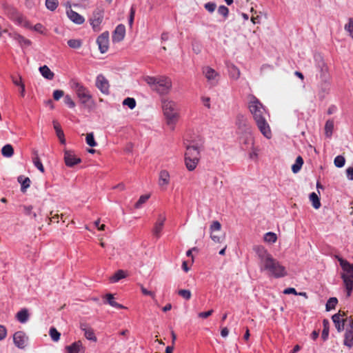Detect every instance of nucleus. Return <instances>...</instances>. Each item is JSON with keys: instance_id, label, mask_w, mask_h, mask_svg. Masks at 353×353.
Wrapping results in <instances>:
<instances>
[{"instance_id": "21", "label": "nucleus", "mask_w": 353, "mask_h": 353, "mask_svg": "<svg viewBox=\"0 0 353 353\" xmlns=\"http://www.w3.org/2000/svg\"><path fill=\"white\" fill-rule=\"evenodd\" d=\"M68 17L74 23L81 25L85 21L84 17L71 8L67 10Z\"/></svg>"}, {"instance_id": "23", "label": "nucleus", "mask_w": 353, "mask_h": 353, "mask_svg": "<svg viewBox=\"0 0 353 353\" xmlns=\"http://www.w3.org/2000/svg\"><path fill=\"white\" fill-rule=\"evenodd\" d=\"M340 316H341V314L339 312L334 314L332 316V321L335 325L336 329L337 330V331L339 332H341L344 330L345 322L347 321H349V319H350V318H349V319H343L342 321H341Z\"/></svg>"}, {"instance_id": "47", "label": "nucleus", "mask_w": 353, "mask_h": 353, "mask_svg": "<svg viewBox=\"0 0 353 353\" xmlns=\"http://www.w3.org/2000/svg\"><path fill=\"white\" fill-rule=\"evenodd\" d=\"M276 239H277L276 234L274 232H267L264 235V241L268 243H274V242H276Z\"/></svg>"}, {"instance_id": "52", "label": "nucleus", "mask_w": 353, "mask_h": 353, "mask_svg": "<svg viewBox=\"0 0 353 353\" xmlns=\"http://www.w3.org/2000/svg\"><path fill=\"white\" fill-rule=\"evenodd\" d=\"M31 30H33L41 34H46V28L45 27L40 23H38L37 24H35L34 26H32V28H30Z\"/></svg>"}, {"instance_id": "58", "label": "nucleus", "mask_w": 353, "mask_h": 353, "mask_svg": "<svg viewBox=\"0 0 353 353\" xmlns=\"http://www.w3.org/2000/svg\"><path fill=\"white\" fill-rule=\"evenodd\" d=\"M216 5L214 2H208L204 5V8L209 12H213L216 9Z\"/></svg>"}, {"instance_id": "49", "label": "nucleus", "mask_w": 353, "mask_h": 353, "mask_svg": "<svg viewBox=\"0 0 353 353\" xmlns=\"http://www.w3.org/2000/svg\"><path fill=\"white\" fill-rule=\"evenodd\" d=\"M85 141L86 143L90 147H94L97 145V142L94 140L93 132L87 134Z\"/></svg>"}, {"instance_id": "46", "label": "nucleus", "mask_w": 353, "mask_h": 353, "mask_svg": "<svg viewBox=\"0 0 353 353\" xmlns=\"http://www.w3.org/2000/svg\"><path fill=\"white\" fill-rule=\"evenodd\" d=\"M68 45L73 49H79L82 46V41L80 39H70L68 41Z\"/></svg>"}, {"instance_id": "2", "label": "nucleus", "mask_w": 353, "mask_h": 353, "mask_svg": "<svg viewBox=\"0 0 353 353\" xmlns=\"http://www.w3.org/2000/svg\"><path fill=\"white\" fill-rule=\"evenodd\" d=\"M185 148V167L189 171H193L196 168L200 160V152L203 148V138L198 136L190 140H186Z\"/></svg>"}, {"instance_id": "33", "label": "nucleus", "mask_w": 353, "mask_h": 353, "mask_svg": "<svg viewBox=\"0 0 353 353\" xmlns=\"http://www.w3.org/2000/svg\"><path fill=\"white\" fill-rule=\"evenodd\" d=\"M4 10H5V13L7 14L8 18L12 21L17 16V14H18V13L19 12L15 8L10 6H6L4 7Z\"/></svg>"}, {"instance_id": "30", "label": "nucleus", "mask_w": 353, "mask_h": 353, "mask_svg": "<svg viewBox=\"0 0 353 353\" xmlns=\"http://www.w3.org/2000/svg\"><path fill=\"white\" fill-rule=\"evenodd\" d=\"M18 181L21 183V190L23 192L26 191V189L28 188L30 185V179L28 177H25L23 176H19L18 177Z\"/></svg>"}, {"instance_id": "35", "label": "nucleus", "mask_w": 353, "mask_h": 353, "mask_svg": "<svg viewBox=\"0 0 353 353\" xmlns=\"http://www.w3.org/2000/svg\"><path fill=\"white\" fill-rule=\"evenodd\" d=\"M1 154L5 157H11L14 154V149L12 145H5L1 149Z\"/></svg>"}, {"instance_id": "39", "label": "nucleus", "mask_w": 353, "mask_h": 353, "mask_svg": "<svg viewBox=\"0 0 353 353\" xmlns=\"http://www.w3.org/2000/svg\"><path fill=\"white\" fill-rule=\"evenodd\" d=\"M14 40H16L21 46H28L31 44V41L23 37L21 34H15L14 36Z\"/></svg>"}, {"instance_id": "14", "label": "nucleus", "mask_w": 353, "mask_h": 353, "mask_svg": "<svg viewBox=\"0 0 353 353\" xmlns=\"http://www.w3.org/2000/svg\"><path fill=\"white\" fill-rule=\"evenodd\" d=\"M28 337L23 331H17L13 335V342L19 349H23L26 346Z\"/></svg>"}, {"instance_id": "44", "label": "nucleus", "mask_w": 353, "mask_h": 353, "mask_svg": "<svg viewBox=\"0 0 353 353\" xmlns=\"http://www.w3.org/2000/svg\"><path fill=\"white\" fill-rule=\"evenodd\" d=\"M333 129H334V122L330 120L327 121L325 123V131L326 137H330L332 136Z\"/></svg>"}, {"instance_id": "54", "label": "nucleus", "mask_w": 353, "mask_h": 353, "mask_svg": "<svg viewBox=\"0 0 353 353\" xmlns=\"http://www.w3.org/2000/svg\"><path fill=\"white\" fill-rule=\"evenodd\" d=\"M178 294L182 296L185 300H190L191 298V292L189 290H179Z\"/></svg>"}, {"instance_id": "42", "label": "nucleus", "mask_w": 353, "mask_h": 353, "mask_svg": "<svg viewBox=\"0 0 353 353\" xmlns=\"http://www.w3.org/2000/svg\"><path fill=\"white\" fill-rule=\"evenodd\" d=\"M248 21V23L256 24L259 23V16H254V14H252L251 16H250L248 14L244 13V21Z\"/></svg>"}, {"instance_id": "18", "label": "nucleus", "mask_w": 353, "mask_h": 353, "mask_svg": "<svg viewBox=\"0 0 353 353\" xmlns=\"http://www.w3.org/2000/svg\"><path fill=\"white\" fill-rule=\"evenodd\" d=\"M103 14L100 11L94 12L92 18L90 19V25L92 27V29L95 32H98L100 30V25L103 21Z\"/></svg>"}, {"instance_id": "13", "label": "nucleus", "mask_w": 353, "mask_h": 353, "mask_svg": "<svg viewBox=\"0 0 353 353\" xmlns=\"http://www.w3.org/2000/svg\"><path fill=\"white\" fill-rule=\"evenodd\" d=\"M254 250L256 252L258 258L260 259L261 264L265 263H270L272 261V255L268 252L264 247L257 245L254 248Z\"/></svg>"}, {"instance_id": "19", "label": "nucleus", "mask_w": 353, "mask_h": 353, "mask_svg": "<svg viewBox=\"0 0 353 353\" xmlns=\"http://www.w3.org/2000/svg\"><path fill=\"white\" fill-rule=\"evenodd\" d=\"M125 35V27L123 24H119L112 34V41L119 42L122 41Z\"/></svg>"}, {"instance_id": "17", "label": "nucleus", "mask_w": 353, "mask_h": 353, "mask_svg": "<svg viewBox=\"0 0 353 353\" xmlns=\"http://www.w3.org/2000/svg\"><path fill=\"white\" fill-rule=\"evenodd\" d=\"M344 345L351 348L353 346V319L350 317L349 325L345 333Z\"/></svg>"}, {"instance_id": "37", "label": "nucleus", "mask_w": 353, "mask_h": 353, "mask_svg": "<svg viewBox=\"0 0 353 353\" xmlns=\"http://www.w3.org/2000/svg\"><path fill=\"white\" fill-rule=\"evenodd\" d=\"M310 200L312 202L314 208L319 209L321 207L320 199L315 192H312L310 194Z\"/></svg>"}, {"instance_id": "4", "label": "nucleus", "mask_w": 353, "mask_h": 353, "mask_svg": "<svg viewBox=\"0 0 353 353\" xmlns=\"http://www.w3.org/2000/svg\"><path fill=\"white\" fill-rule=\"evenodd\" d=\"M145 81L152 90L157 91L160 94H166L172 88V81L170 79L166 77H145Z\"/></svg>"}, {"instance_id": "31", "label": "nucleus", "mask_w": 353, "mask_h": 353, "mask_svg": "<svg viewBox=\"0 0 353 353\" xmlns=\"http://www.w3.org/2000/svg\"><path fill=\"white\" fill-rule=\"evenodd\" d=\"M34 157H32V162L34 165L41 172H44V167L41 163L40 158L39 157L37 151H33Z\"/></svg>"}, {"instance_id": "43", "label": "nucleus", "mask_w": 353, "mask_h": 353, "mask_svg": "<svg viewBox=\"0 0 353 353\" xmlns=\"http://www.w3.org/2000/svg\"><path fill=\"white\" fill-rule=\"evenodd\" d=\"M338 303V299L336 297L330 298L325 305V309L327 311H330L334 309Z\"/></svg>"}, {"instance_id": "53", "label": "nucleus", "mask_w": 353, "mask_h": 353, "mask_svg": "<svg viewBox=\"0 0 353 353\" xmlns=\"http://www.w3.org/2000/svg\"><path fill=\"white\" fill-rule=\"evenodd\" d=\"M218 13L225 19L228 17L229 9L225 6H220L218 8Z\"/></svg>"}, {"instance_id": "10", "label": "nucleus", "mask_w": 353, "mask_h": 353, "mask_svg": "<svg viewBox=\"0 0 353 353\" xmlns=\"http://www.w3.org/2000/svg\"><path fill=\"white\" fill-rule=\"evenodd\" d=\"M166 221V216L164 213L159 214L152 228V234L157 239L161 236V232L163 229L164 223Z\"/></svg>"}, {"instance_id": "64", "label": "nucleus", "mask_w": 353, "mask_h": 353, "mask_svg": "<svg viewBox=\"0 0 353 353\" xmlns=\"http://www.w3.org/2000/svg\"><path fill=\"white\" fill-rule=\"evenodd\" d=\"M346 174L349 180H353V166L347 168Z\"/></svg>"}, {"instance_id": "26", "label": "nucleus", "mask_w": 353, "mask_h": 353, "mask_svg": "<svg viewBox=\"0 0 353 353\" xmlns=\"http://www.w3.org/2000/svg\"><path fill=\"white\" fill-rule=\"evenodd\" d=\"M53 125H54V129L56 132V134H57V137L59 138L61 143L65 144V136H64L63 131L62 130V129L61 128L60 124L59 123H57V121H54Z\"/></svg>"}, {"instance_id": "38", "label": "nucleus", "mask_w": 353, "mask_h": 353, "mask_svg": "<svg viewBox=\"0 0 353 353\" xmlns=\"http://www.w3.org/2000/svg\"><path fill=\"white\" fill-rule=\"evenodd\" d=\"M323 329L321 334V337L323 341H326L328 338L329 335V326L330 322L327 319H324L323 321Z\"/></svg>"}, {"instance_id": "60", "label": "nucleus", "mask_w": 353, "mask_h": 353, "mask_svg": "<svg viewBox=\"0 0 353 353\" xmlns=\"http://www.w3.org/2000/svg\"><path fill=\"white\" fill-rule=\"evenodd\" d=\"M85 336L88 340L93 341H97V338L94 335V333L91 330H87L85 331Z\"/></svg>"}, {"instance_id": "16", "label": "nucleus", "mask_w": 353, "mask_h": 353, "mask_svg": "<svg viewBox=\"0 0 353 353\" xmlns=\"http://www.w3.org/2000/svg\"><path fill=\"white\" fill-rule=\"evenodd\" d=\"M97 88L105 94H109V82L103 74H99L96 79Z\"/></svg>"}, {"instance_id": "24", "label": "nucleus", "mask_w": 353, "mask_h": 353, "mask_svg": "<svg viewBox=\"0 0 353 353\" xmlns=\"http://www.w3.org/2000/svg\"><path fill=\"white\" fill-rule=\"evenodd\" d=\"M30 318V314L28 309L23 308L16 314V319L21 323H26Z\"/></svg>"}, {"instance_id": "5", "label": "nucleus", "mask_w": 353, "mask_h": 353, "mask_svg": "<svg viewBox=\"0 0 353 353\" xmlns=\"http://www.w3.org/2000/svg\"><path fill=\"white\" fill-rule=\"evenodd\" d=\"M261 271H267L269 276L275 278H281L287 275V272L284 266L272 257V261L260 264Z\"/></svg>"}, {"instance_id": "9", "label": "nucleus", "mask_w": 353, "mask_h": 353, "mask_svg": "<svg viewBox=\"0 0 353 353\" xmlns=\"http://www.w3.org/2000/svg\"><path fill=\"white\" fill-rule=\"evenodd\" d=\"M203 74L211 86H214L219 81V73L210 66H205L202 69Z\"/></svg>"}, {"instance_id": "61", "label": "nucleus", "mask_w": 353, "mask_h": 353, "mask_svg": "<svg viewBox=\"0 0 353 353\" xmlns=\"http://www.w3.org/2000/svg\"><path fill=\"white\" fill-rule=\"evenodd\" d=\"M64 95V92L61 90H56L53 92V98L54 100H59Z\"/></svg>"}, {"instance_id": "50", "label": "nucleus", "mask_w": 353, "mask_h": 353, "mask_svg": "<svg viewBox=\"0 0 353 353\" xmlns=\"http://www.w3.org/2000/svg\"><path fill=\"white\" fill-rule=\"evenodd\" d=\"M345 30L349 33V35L353 39V19L349 18L348 23L345 25Z\"/></svg>"}, {"instance_id": "36", "label": "nucleus", "mask_w": 353, "mask_h": 353, "mask_svg": "<svg viewBox=\"0 0 353 353\" xmlns=\"http://www.w3.org/2000/svg\"><path fill=\"white\" fill-rule=\"evenodd\" d=\"M303 164V159L301 156L296 157L295 163L292 166V170L294 173H297L300 171Z\"/></svg>"}, {"instance_id": "27", "label": "nucleus", "mask_w": 353, "mask_h": 353, "mask_svg": "<svg viewBox=\"0 0 353 353\" xmlns=\"http://www.w3.org/2000/svg\"><path fill=\"white\" fill-rule=\"evenodd\" d=\"M104 303H108L112 307H115L117 309L125 308V307L123 305L118 303L114 301V296L112 294H107L105 295V301H104Z\"/></svg>"}, {"instance_id": "41", "label": "nucleus", "mask_w": 353, "mask_h": 353, "mask_svg": "<svg viewBox=\"0 0 353 353\" xmlns=\"http://www.w3.org/2000/svg\"><path fill=\"white\" fill-rule=\"evenodd\" d=\"M150 197V194H143L141 195L138 201L134 204V208L137 209H139L142 207L143 204H144Z\"/></svg>"}, {"instance_id": "57", "label": "nucleus", "mask_w": 353, "mask_h": 353, "mask_svg": "<svg viewBox=\"0 0 353 353\" xmlns=\"http://www.w3.org/2000/svg\"><path fill=\"white\" fill-rule=\"evenodd\" d=\"M135 12H136V10H135L134 6H132V7L130 8V15H129V18H128V23L130 26H132L133 24Z\"/></svg>"}, {"instance_id": "8", "label": "nucleus", "mask_w": 353, "mask_h": 353, "mask_svg": "<svg viewBox=\"0 0 353 353\" xmlns=\"http://www.w3.org/2000/svg\"><path fill=\"white\" fill-rule=\"evenodd\" d=\"M317 86L318 96L321 100H323L330 91L331 79H319Z\"/></svg>"}, {"instance_id": "22", "label": "nucleus", "mask_w": 353, "mask_h": 353, "mask_svg": "<svg viewBox=\"0 0 353 353\" xmlns=\"http://www.w3.org/2000/svg\"><path fill=\"white\" fill-rule=\"evenodd\" d=\"M12 21L17 26L26 28H32L30 22L20 12L17 14Z\"/></svg>"}, {"instance_id": "7", "label": "nucleus", "mask_w": 353, "mask_h": 353, "mask_svg": "<svg viewBox=\"0 0 353 353\" xmlns=\"http://www.w3.org/2000/svg\"><path fill=\"white\" fill-rule=\"evenodd\" d=\"M315 65L318 70L316 78L318 79H331L328 67L321 54L314 55Z\"/></svg>"}, {"instance_id": "51", "label": "nucleus", "mask_w": 353, "mask_h": 353, "mask_svg": "<svg viewBox=\"0 0 353 353\" xmlns=\"http://www.w3.org/2000/svg\"><path fill=\"white\" fill-rule=\"evenodd\" d=\"M345 159L341 155L336 157L334 161V165L337 168H342L345 165Z\"/></svg>"}, {"instance_id": "48", "label": "nucleus", "mask_w": 353, "mask_h": 353, "mask_svg": "<svg viewBox=\"0 0 353 353\" xmlns=\"http://www.w3.org/2000/svg\"><path fill=\"white\" fill-rule=\"evenodd\" d=\"M123 105H126L130 109L132 110L136 106V101L134 98L127 97L123 101Z\"/></svg>"}, {"instance_id": "59", "label": "nucleus", "mask_w": 353, "mask_h": 353, "mask_svg": "<svg viewBox=\"0 0 353 353\" xmlns=\"http://www.w3.org/2000/svg\"><path fill=\"white\" fill-rule=\"evenodd\" d=\"M24 208V212L26 215L32 216L34 219L37 217V214L35 212H32V205H25L23 207Z\"/></svg>"}, {"instance_id": "29", "label": "nucleus", "mask_w": 353, "mask_h": 353, "mask_svg": "<svg viewBox=\"0 0 353 353\" xmlns=\"http://www.w3.org/2000/svg\"><path fill=\"white\" fill-rule=\"evenodd\" d=\"M343 281L346 288L347 296L349 297L350 296L352 291L353 290V276L349 279L346 276H343Z\"/></svg>"}, {"instance_id": "1", "label": "nucleus", "mask_w": 353, "mask_h": 353, "mask_svg": "<svg viewBox=\"0 0 353 353\" xmlns=\"http://www.w3.org/2000/svg\"><path fill=\"white\" fill-rule=\"evenodd\" d=\"M248 108L261 134L265 138L270 139L272 131L266 119L268 113L263 104L254 96H251Z\"/></svg>"}, {"instance_id": "63", "label": "nucleus", "mask_w": 353, "mask_h": 353, "mask_svg": "<svg viewBox=\"0 0 353 353\" xmlns=\"http://www.w3.org/2000/svg\"><path fill=\"white\" fill-rule=\"evenodd\" d=\"M212 313H213V310H208L206 312H199L198 316L200 318L206 319V318L209 317L210 316H211L212 314Z\"/></svg>"}, {"instance_id": "3", "label": "nucleus", "mask_w": 353, "mask_h": 353, "mask_svg": "<svg viewBox=\"0 0 353 353\" xmlns=\"http://www.w3.org/2000/svg\"><path fill=\"white\" fill-rule=\"evenodd\" d=\"M161 106L167 124L174 129L179 119V107L176 102L169 99L161 100Z\"/></svg>"}, {"instance_id": "56", "label": "nucleus", "mask_w": 353, "mask_h": 353, "mask_svg": "<svg viewBox=\"0 0 353 353\" xmlns=\"http://www.w3.org/2000/svg\"><path fill=\"white\" fill-rule=\"evenodd\" d=\"M221 228V223L217 221H214L212 222V223L210 225V231L211 233H214V232L219 231Z\"/></svg>"}, {"instance_id": "62", "label": "nucleus", "mask_w": 353, "mask_h": 353, "mask_svg": "<svg viewBox=\"0 0 353 353\" xmlns=\"http://www.w3.org/2000/svg\"><path fill=\"white\" fill-rule=\"evenodd\" d=\"M7 336V329L4 325H0V341Z\"/></svg>"}, {"instance_id": "15", "label": "nucleus", "mask_w": 353, "mask_h": 353, "mask_svg": "<svg viewBox=\"0 0 353 353\" xmlns=\"http://www.w3.org/2000/svg\"><path fill=\"white\" fill-rule=\"evenodd\" d=\"M64 161L68 167L72 168L81 162V159L77 157L74 151L65 150Z\"/></svg>"}, {"instance_id": "12", "label": "nucleus", "mask_w": 353, "mask_h": 353, "mask_svg": "<svg viewBox=\"0 0 353 353\" xmlns=\"http://www.w3.org/2000/svg\"><path fill=\"white\" fill-rule=\"evenodd\" d=\"M97 43L101 53H105L109 48V32H103L97 39Z\"/></svg>"}, {"instance_id": "55", "label": "nucleus", "mask_w": 353, "mask_h": 353, "mask_svg": "<svg viewBox=\"0 0 353 353\" xmlns=\"http://www.w3.org/2000/svg\"><path fill=\"white\" fill-rule=\"evenodd\" d=\"M64 103L70 108H74L75 107V103L70 95H66L64 97Z\"/></svg>"}, {"instance_id": "11", "label": "nucleus", "mask_w": 353, "mask_h": 353, "mask_svg": "<svg viewBox=\"0 0 353 353\" xmlns=\"http://www.w3.org/2000/svg\"><path fill=\"white\" fill-rule=\"evenodd\" d=\"M335 257L337 259L343 270V272L341 274V279H343V276H346L349 279L352 278V276H353V264L349 263L347 260L343 259L338 255Z\"/></svg>"}, {"instance_id": "45", "label": "nucleus", "mask_w": 353, "mask_h": 353, "mask_svg": "<svg viewBox=\"0 0 353 353\" xmlns=\"http://www.w3.org/2000/svg\"><path fill=\"white\" fill-rule=\"evenodd\" d=\"M49 334L52 340L55 342L59 340L61 336L60 332H59L58 330L54 327L50 328Z\"/></svg>"}, {"instance_id": "25", "label": "nucleus", "mask_w": 353, "mask_h": 353, "mask_svg": "<svg viewBox=\"0 0 353 353\" xmlns=\"http://www.w3.org/2000/svg\"><path fill=\"white\" fill-rule=\"evenodd\" d=\"M82 348V343L80 341H75L65 347L68 353H79Z\"/></svg>"}, {"instance_id": "34", "label": "nucleus", "mask_w": 353, "mask_h": 353, "mask_svg": "<svg viewBox=\"0 0 353 353\" xmlns=\"http://www.w3.org/2000/svg\"><path fill=\"white\" fill-rule=\"evenodd\" d=\"M230 77L233 79H237L240 76V70L234 65L231 64L228 66Z\"/></svg>"}, {"instance_id": "28", "label": "nucleus", "mask_w": 353, "mask_h": 353, "mask_svg": "<svg viewBox=\"0 0 353 353\" xmlns=\"http://www.w3.org/2000/svg\"><path fill=\"white\" fill-rule=\"evenodd\" d=\"M39 72L41 75L48 80H52L54 78V72H52L47 65L39 67Z\"/></svg>"}, {"instance_id": "20", "label": "nucleus", "mask_w": 353, "mask_h": 353, "mask_svg": "<svg viewBox=\"0 0 353 353\" xmlns=\"http://www.w3.org/2000/svg\"><path fill=\"white\" fill-rule=\"evenodd\" d=\"M170 176L169 172L165 170H163L160 171L159 175V181L158 184L159 185L163 190H165L168 185L170 183Z\"/></svg>"}, {"instance_id": "6", "label": "nucleus", "mask_w": 353, "mask_h": 353, "mask_svg": "<svg viewBox=\"0 0 353 353\" xmlns=\"http://www.w3.org/2000/svg\"><path fill=\"white\" fill-rule=\"evenodd\" d=\"M71 88L74 90L76 94L83 104L87 103L92 99V95L89 90L81 83L77 80L70 81Z\"/></svg>"}, {"instance_id": "40", "label": "nucleus", "mask_w": 353, "mask_h": 353, "mask_svg": "<svg viewBox=\"0 0 353 353\" xmlns=\"http://www.w3.org/2000/svg\"><path fill=\"white\" fill-rule=\"evenodd\" d=\"M46 7L48 10L50 11H54L58 6L59 1L58 0H46Z\"/></svg>"}, {"instance_id": "32", "label": "nucleus", "mask_w": 353, "mask_h": 353, "mask_svg": "<svg viewBox=\"0 0 353 353\" xmlns=\"http://www.w3.org/2000/svg\"><path fill=\"white\" fill-rule=\"evenodd\" d=\"M127 276L125 271L122 270H117L110 279L111 283H117Z\"/></svg>"}]
</instances>
